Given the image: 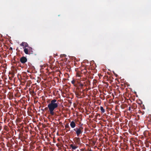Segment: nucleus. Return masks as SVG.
I'll list each match as a JSON object with an SVG mask.
<instances>
[{"instance_id":"f257e3e1","label":"nucleus","mask_w":151,"mask_h":151,"mask_svg":"<svg viewBox=\"0 0 151 151\" xmlns=\"http://www.w3.org/2000/svg\"><path fill=\"white\" fill-rule=\"evenodd\" d=\"M59 103L55 99L51 100L47 105L49 112L51 116L56 115L55 109L58 107Z\"/></svg>"},{"instance_id":"f03ea898","label":"nucleus","mask_w":151,"mask_h":151,"mask_svg":"<svg viewBox=\"0 0 151 151\" xmlns=\"http://www.w3.org/2000/svg\"><path fill=\"white\" fill-rule=\"evenodd\" d=\"M83 128L82 127H80L79 128H76L73 129V130L76 132L77 136L78 137L83 132Z\"/></svg>"},{"instance_id":"7ed1b4c3","label":"nucleus","mask_w":151,"mask_h":151,"mask_svg":"<svg viewBox=\"0 0 151 151\" xmlns=\"http://www.w3.org/2000/svg\"><path fill=\"white\" fill-rule=\"evenodd\" d=\"M24 51L26 54H32L33 51L32 48L29 47H28L27 48H25L24 49Z\"/></svg>"},{"instance_id":"20e7f679","label":"nucleus","mask_w":151,"mask_h":151,"mask_svg":"<svg viewBox=\"0 0 151 151\" xmlns=\"http://www.w3.org/2000/svg\"><path fill=\"white\" fill-rule=\"evenodd\" d=\"M20 45L23 47V48L24 49L25 48H26L27 47H29V45L27 42H22L20 44Z\"/></svg>"},{"instance_id":"39448f33","label":"nucleus","mask_w":151,"mask_h":151,"mask_svg":"<svg viewBox=\"0 0 151 151\" xmlns=\"http://www.w3.org/2000/svg\"><path fill=\"white\" fill-rule=\"evenodd\" d=\"M73 140L75 143L77 144H80L81 143V141L79 137H76L74 138L73 139Z\"/></svg>"},{"instance_id":"423d86ee","label":"nucleus","mask_w":151,"mask_h":151,"mask_svg":"<svg viewBox=\"0 0 151 151\" xmlns=\"http://www.w3.org/2000/svg\"><path fill=\"white\" fill-rule=\"evenodd\" d=\"M27 58L24 56L20 58V61L22 63H24L27 62Z\"/></svg>"},{"instance_id":"0eeeda50","label":"nucleus","mask_w":151,"mask_h":151,"mask_svg":"<svg viewBox=\"0 0 151 151\" xmlns=\"http://www.w3.org/2000/svg\"><path fill=\"white\" fill-rule=\"evenodd\" d=\"M70 125L71 127L73 128H75L76 126V123L73 121H72L70 122Z\"/></svg>"},{"instance_id":"6e6552de","label":"nucleus","mask_w":151,"mask_h":151,"mask_svg":"<svg viewBox=\"0 0 151 151\" xmlns=\"http://www.w3.org/2000/svg\"><path fill=\"white\" fill-rule=\"evenodd\" d=\"M100 110L101 111V113H104L105 112V109H104L103 107L101 106L100 107Z\"/></svg>"},{"instance_id":"1a4fd4ad","label":"nucleus","mask_w":151,"mask_h":151,"mask_svg":"<svg viewBox=\"0 0 151 151\" xmlns=\"http://www.w3.org/2000/svg\"><path fill=\"white\" fill-rule=\"evenodd\" d=\"M70 147L72 148V149L73 150H75L78 147L76 145H73L72 144H71L70 145Z\"/></svg>"},{"instance_id":"9d476101","label":"nucleus","mask_w":151,"mask_h":151,"mask_svg":"<svg viewBox=\"0 0 151 151\" xmlns=\"http://www.w3.org/2000/svg\"><path fill=\"white\" fill-rule=\"evenodd\" d=\"M81 91H80L79 92H76L75 93V94L76 95V96H80L81 94Z\"/></svg>"},{"instance_id":"9b49d317","label":"nucleus","mask_w":151,"mask_h":151,"mask_svg":"<svg viewBox=\"0 0 151 151\" xmlns=\"http://www.w3.org/2000/svg\"><path fill=\"white\" fill-rule=\"evenodd\" d=\"M84 86V85L82 83H80L79 84V86L81 88H83V87Z\"/></svg>"},{"instance_id":"f8f14e48","label":"nucleus","mask_w":151,"mask_h":151,"mask_svg":"<svg viewBox=\"0 0 151 151\" xmlns=\"http://www.w3.org/2000/svg\"><path fill=\"white\" fill-rule=\"evenodd\" d=\"M75 81L74 80H73L71 81L72 83L73 84L74 86H75Z\"/></svg>"},{"instance_id":"ddd939ff","label":"nucleus","mask_w":151,"mask_h":151,"mask_svg":"<svg viewBox=\"0 0 151 151\" xmlns=\"http://www.w3.org/2000/svg\"><path fill=\"white\" fill-rule=\"evenodd\" d=\"M62 56H63L65 57L66 56H65V55H64V54L63 55H60V57H62Z\"/></svg>"},{"instance_id":"4468645a","label":"nucleus","mask_w":151,"mask_h":151,"mask_svg":"<svg viewBox=\"0 0 151 151\" xmlns=\"http://www.w3.org/2000/svg\"><path fill=\"white\" fill-rule=\"evenodd\" d=\"M128 110H129V111H130L131 110V107H130V106L129 107Z\"/></svg>"},{"instance_id":"2eb2a0df","label":"nucleus","mask_w":151,"mask_h":151,"mask_svg":"<svg viewBox=\"0 0 151 151\" xmlns=\"http://www.w3.org/2000/svg\"><path fill=\"white\" fill-rule=\"evenodd\" d=\"M48 107H45V110H47V109H48Z\"/></svg>"},{"instance_id":"dca6fc26","label":"nucleus","mask_w":151,"mask_h":151,"mask_svg":"<svg viewBox=\"0 0 151 151\" xmlns=\"http://www.w3.org/2000/svg\"><path fill=\"white\" fill-rule=\"evenodd\" d=\"M12 50V47H10L9 48V50Z\"/></svg>"},{"instance_id":"f3484780","label":"nucleus","mask_w":151,"mask_h":151,"mask_svg":"<svg viewBox=\"0 0 151 151\" xmlns=\"http://www.w3.org/2000/svg\"><path fill=\"white\" fill-rule=\"evenodd\" d=\"M65 127H66V128H69V126H65Z\"/></svg>"},{"instance_id":"a211bd4d","label":"nucleus","mask_w":151,"mask_h":151,"mask_svg":"<svg viewBox=\"0 0 151 151\" xmlns=\"http://www.w3.org/2000/svg\"><path fill=\"white\" fill-rule=\"evenodd\" d=\"M42 110H43H43H43V109H42Z\"/></svg>"}]
</instances>
